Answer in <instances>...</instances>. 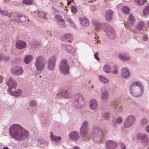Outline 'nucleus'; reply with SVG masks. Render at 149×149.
I'll return each instance as SVG.
<instances>
[{
    "instance_id": "nucleus-1",
    "label": "nucleus",
    "mask_w": 149,
    "mask_h": 149,
    "mask_svg": "<svg viewBox=\"0 0 149 149\" xmlns=\"http://www.w3.org/2000/svg\"><path fill=\"white\" fill-rule=\"evenodd\" d=\"M10 133L11 135L15 139L20 140L25 139L28 136L26 131L19 125L14 124L10 127Z\"/></svg>"
},
{
    "instance_id": "nucleus-2",
    "label": "nucleus",
    "mask_w": 149,
    "mask_h": 149,
    "mask_svg": "<svg viewBox=\"0 0 149 149\" xmlns=\"http://www.w3.org/2000/svg\"><path fill=\"white\" fill-rule=\"evenodd\" d=\"M7 84L9 87V91L11 94L15 96H18L21 95L22 92L20 89H18L15 92L12 91V89L16 86L17 84L16 82L11 78H9V80L7 81Z\"/></svg>"
},
{
    "instance_id": "nucleus-3",
    "label": "nucleus",
    "mask_w": 149,
    "mask_h": 149,
    "mask_svg": "<svg viewBox=\"0 0 149 149\" xmlns=\"http://www.w3.org/2000/svg\"><path fill=\"white\" fill-rule=\"evenodd\" d=\"M59 69L61 72L63 74L69 73V66L66 60L64 59L61 61Z\"/></svg>"
},
{
    "instance_id": "nucleus-4",
    "label": "nucleus",
    "mask_w": 149,
    "mask_h": 149,
    "mask_svg": "<svg viewBox=\"0 0 149 149\" xmlns=\"http://www.w3.org/2000/svg\"><path fill=\"white\" fill-rule=\"evenodd\" d=\"M45 64V63L42 60L41 57H39L37 58L36 63V66L38 70H42L44 68Z\"/></svg>"
},
{
    "instance_id": "nucleus-5",
    "label": "nucleus",
    "mask_w": 149,
    "mask_h": 149,
    "mask_svg": "<svg viewBox=\"0 0 149 149\" xmlns=\"http://www.w3.org/2000/svg\"><path fill=\"white\" fill-rule=\"evenodd\" d=\"M87 123L86 121L84 122L81 129V135L83 137H85L87 135Z\"/></svg>"
},
{
    "instance_id": "nucleus-6",
    "label": "nucleus",
    "mask_w": 149,
    "mask_h": 149,
    "mask_svg": "<svg viewBox=\"0 0 149 149\" xmlns=\"http://www.w3.org/2000/svg\"><path fill=\"white\" fill-rule=\"evenodd\" d=\"M56 57L54 56L50 57L48 59L47 64L49 69L50 70H53L55 67Z\"/></svg>"
},
{
    "instance_id": "nucleus-7",
    "label": "nucleus",
    "mask_w": 149,
    "mask_h": 149,
    "mask_svg": "<svg viewBox=\"0 0 149 149\" xmlns=\"http://www.w3.org/2000/svg\"><path fill=\"white\" fill-rule=\"evenodd\" d=\"M135 118L133 116H128L126 119L124 123V126L127 128L131 126L134 122Z\"/></svg>"
},
{
    "instance_id": "nucleus-8",
    "label": "nucleus",
    "mask_w": 149,
    "mask_h": 149,
    "mask_svg": "<svg viewBox=\"0 0 149 149\" xmlns=\"http://www.w3.org/2000/svg\"><path fill=\"white\" fill-rule=\"evenodd\" d=\"M11 71L13 74L18 75L22 74L23 72V70L20 67H15L13 68Z\"/></svg>"
},
{
    "instance_id": "nucleus-9",
    "label": "nucleus",
    "mask_w": 149,
    "mask_h": 149,
    "mask_svg": "<svg viewBox=\"0 0 149 149\" xmlns=\"http://www.w3.org/2000/svg\"><path fill=\"white\" fill-rule=\"evenodd\" d=\"M106 145L107 148L109 149H113L116 148L117 146V144L114 142L108 140L106 142Z\"/></svg>"
},
{
    "instance_id": "nucleus-10",
    "label": "nucleus",
    "mask_w": 149,
    "mask_h": 149,
    "mask_svg": "<svg viewBox=\"0 0 149 149\" xmlns=\"http://www.w3.org/2000/svg\"><path fill=\"white\" fill-rule=\"evenodd\" d=\"M113 13L110 10H107L105 13V16L106 20L107 21H110L111 19V16Z\"/></svg>"
},
{
    "instance_id": "nucleus-11",
    "label": "nucleus",
    "mask_w": 149,
    "mask_h": 149,
    "mask_svg": "<svg viewBox=\"0 0 149 149\" xmlns=\"http://www.w3.org/2000/svg\"><path fill=\"white\" fill-rule=\"evenodd\" d=\"M69 137L73 140H76L79 138V134L76 131L73 132L70 134Z\"/></svg>"
},
{
    "instance_id": "nucleus-12",
    "label": "nucleus",
    "mask_w": 149,
    "mask_h": 149,
    "mask_svg": "<svg viewBox=\"0 0 149 149\" xmlns=\"http://www.w3.org/2000/svg\"><path fill=\"white\" fill-rule=\"evenodd\" d=\"M137 137L138 139L141 140L145 142H147L148 139L147 137L144 134L141 133H138L137 135Z\"/></svg>"
},
{
    "instance_id": "nucleus-13",
    "label": "nucleus",
    "mask_w": 149,
    "mask_h": 149,
    "mask_svg": "<svg viewBox=\"0 0 149 149\" xmlns=\"http://www.w3.org/2000/svg\"><path fill=\"white\" fill-rule=\"evenodd\" d=\"M26 46L25 42L20 41L17 42L16 44V47L18 49L24 48L26 47Z\"/></svg>"
},
{
    "instance_id": "nucleus-14",
    "label": "nucleus",
    "mask_w": 149,
    "mask_h": 149,
    "mask_svg": "<svg viewBox=\"0 0 149 149\" xmlns=\"http://www.w3.org/2000/svg\"><path fill=\"white\" fill-rule=\"evenodd\" d=\"M90 107L91 109H95L97 107V103L95 100H92L90 102Z\"/></svg>"
},
{
    "instance_id": "nucleus-15",
    "label": "nucleus",
    "mask_w": 149,
    "mask_h": 149,
    "mask_svg": "<svg viewBox=\"0 0 149 149\" xmlns=\"http://www.w3.org/2000/svg\"><path fill=\"white\" fill-rule=\"evenodd\" d=\"M130 73L126 68H124L122 70V75L123 77L127 78L129 77Z\"/></svg>"
},
{
    "instance_id": "nucleus-16",
    "label": "nucleus",
    "mask_w": 149,
    "mask_h": 149,
    "mask_svg": "<svg viewBox=\"0 0 149 149\" xmlns=\"http://www.w3.org/2000/svg\"><path fill=\"white\" fill-rule=\"evenodd\" d=\"M134 16L132 14H130L128 18V23L130 25H133L135 22Z\"/></svg>"
},
{
    "instance_id": "nucleus-17",
    "label": "nucleus",
    "mask_w": 149,
    "mask_h": 149,
    "mask_svg": "<svg viewBox=\"0 0 149 149\" xmlns=\"http://www.w3.org/2000/svg\"><path fill=\"white\" fill-rule=\"evenodd\" d=\"M92 23L93 25L95 26V28L96 29H99L101 28V25L99 23L98 21L95 19H93V20Z\"/></svg>"
},
{
    "instance_id": "nucleus-18",
    "label": "nucleus",
    "mask_w": 149,
    "mask_h": 149,
    "mask_svg": "<svg viewBox=\"0 0 149 149\" xmlns=\"http://www.w3.org/2000/svg\"><path fill=\"white\" fill-rule=\"evenodd\" d=\"M105 31L107 33V34L110 35L111 34L114 36L115 35V33L113 29L110 26H107V29H106Z\"/></svg>"
},
{
    "instance_id": "nucleus-19",
    "label": "nucleus",
    "mask_w": 149,
    "mask_h": 149,
    "mask_svg": "<svg viewBox=\"0 0 149 149\" xmlns=\"http://www.w3.org/2000/svg\"><path fill=\"white\" fill-rule=\"evenodd\" d=\"M119 58L123 61H127L129 60L130 58L126 54H120L119 55Z\"/></svg>"
},
{
    "instance_id": "nucleus-20",
    "label": "nucleus",
    "mask_w": 149,
    "mask_h": 149,
    "mask_svg": "<svg viewBox=\"0 0 149 149\" xmlns=\"http://www.w3.org/2000/svg\"><path fill=\"white\" fill-rule=\"evenodd\" d=\"M15 20L17 22H23L26 20V18L24 16H17L15 17Z\"/></svg>"
},
{
    "instance_id": "nucleus-21",
    "label": "nucleus",
    "mask_w": 149,
    "mask_h": 149,
    "mask_svg": "<svg viewBox=\"0 0 149 149\" xmlns=\"http://www.w3.org/2000/svg\"><path fill=\"white\" fill-rule=\"evenodd\" d=\"M50 137L51 140L53 141H54L56 142H57L58 141L60 140L61 139V138L60 136H54L53 135L52 132H51V135Z\"/></svg>"
},
{
    "instance_id": "nucleus-22",
    "label": "nucleus",
    "mask_w": 149,
    "mask_h": 149,
    "mask_svg": "<svg viewBox=\"0 0 149 149\" xmlns=\"http://www.w3.org/2000/svg\"><path fill=\"white\" fill-rule=\"evenodd\" d=\"M80 20L81 24L83 26H86L89 24V22L88 20L86 18H84V19H81L80 18Z\"/></svg>"
},
{
    "instance_id": "nucleus-23",
    "label": "nucleus",
    "mask_w": 149,
    "mask_h": 149,
    "mask_svg": "<svg viewBox=\"0 0 149 149\" xmlns=\"http://www.w3.org/2000/svg\"><path fill=\"white\" fill-rule=\"evenodd\" d=\"M32 59V57L30 55L26 56L24 59V62L26 64L29 63Z\"/></svg>"
},
{
    "instance_id": "nucleus-24",
    "label": "nucleus",
    "mask_w": 149,
    "mask_h": 149,
    "mask_svg": "<svg viewBox=\"0 0 149 149\" xmlns=\"http://www.w3.org/2000/svg\"><path fill=\"white\" fill-rule=\"evenodd\" d=\"M74 99L76 101H79L82 99V97L80 94H77L74 96Z\"/></svg>"
},
{
    "instance_id": "nucleus-25",
    "label": "nucleus",
    "mask_w": 149,
    "mask_h": 149,
    "mask_svg": "<svg viewBox=\"0 0 149 149\" xmlns=\"http://www.w3.org/2000/svg\"><path fill=\"white\" fill-rule=\"evenodd\" d=\"M123 12L125 14H128L130 12V9L127 6H124L122 9Z\"/></svg>"
},
{
    "instance_id": "nucleus-26",
    "label": "nucleus",
    "mask_w": 149,
    "mask_h": 149,
    "mask_svg": "<svg viewBox=\"0 0 149 149\" xmlns=\"http://www.w3.org/2000/svg\"><path fill=\"white\" fill-rule=\"evenodd\" d=\"M99 79L100 81L102 83H105L108 82V80L104 76H100Z\"/></svg>"
},
{
    "instance_id": "nucleus-27",
    "label": "nucleus",
    "mask_w": 149,
    "mask_h": 149,
    "mask_svg": "<svg viewBox=\"0 0 149 149\" xmlns=\"http://www.w3.org/2000/svg\"><path fill=\"white\" fill-rule=\"evenodd\" d=\"M143 13L145 16L149 13V6H147L145 7L143 10Z\"/></svg>"
},
{
    "instance_id": "nucleus-28",
    "label": "nucleus",
    "mask_w": 149,
    "mask_h": 149,
    "mask_svg": "<svg viewBox=\"0 0 149 149\" xmlns=\"http://www.w3.org/2000/svg\"><path fill=\"white\" fill-rule=\"evenodd\" d=\"M110 67L107 65H105L103 68V70L106 72H109L110 70Z\"/></svg>"
},
{
    "instance_id": "nucleus-29",
    "label": "nucleus",
    "mask_w": 149,
    "mask_h": 149,
    "mask_svg": "<svg viewBox=\"0 0 149 149\" xmlns=\"http://www.w3.org/2000/svg\"><path fill=\"white\" fill-rule=\"evenodd\" d=\"M38 15L39 17H42L44 19H45V17L46 16V14L43 12H40L38 13Z\"/></svg>"
},
{
    "instance_id": "nucleus-30",
    "label": "nucleus",
    "mask_w": 149,
    "mask_h": 149,
    "mask_svg": "<svg viewBox=\"0 0 149 149\" xmlns=\"http://www.w3.org/2000/svg\"><path fill=\"white\" fill-rule=\"evenodd\" d=\"M23 3L27 5L31 4L33 3L32 0H23Z\"/></svg>"
},
{
    "instance_id": "nucleus-31",
    "label": "nucleus",
    "mask_w": 149,
    "mask_h": 149,
    "mask_svg": "<svg viewBox=\"0 0 149 149\" xmlns=\"http://www.w3.org/2000/svg\"><path fill=\"white\" fill-rule=\"evenodd\" d=\"M55 17L56 19L58 20L61 22V23L62 24L64 23V20L62 19L61 17L60 16L58 15H56Z\"/></svg>"
},
{
    "instance_id": "nucleus-32",
    "label": "nucleus",
    "mask_w": 149,
    "mask_h": 149,
    "mask_svg": "<svg viewBox=\"0 0 149 149\" xmlns=\"http://www.w3.org/2000/svg\"><path fill=\"white\" fill-rule=\"evenodd\" d=\"M9 58L7 56H5L2 58V56H0V61H3L4 62H7L9 61Z\"/></svg>"
},
{
    "instance_id": "nucleus-33",
    "label": "nucleus",
    "mask_w": 149,
    "mask_h": 149,
    "mask_svg": "<svg viewBox=\"0 0 149 149\" xmlns=\"http://www.w3.org/2000/svg\"><path fill=\"white\" fill-rule=\"evenodd\" d=\"M136 3L139 5H142L146 2L145 0H135Z\"/></svg>"
},
{
    "instance_id": "nucleus-34",
    "label": "nucleus",
    "mask_w": 149,
    "mask_h": 149,
    "mask_svg": "<svg viewBox=\"0 0 149 149\" xmlns=\"http://www.w3.org/2000/svg\"><path fill=\"white\" fill-rule=\"evenodd\" d=\"M144 26V24L143 22L141 21L140 22L138 25L137 26V28L138 29H141Z\"/></svg>"
},
{
    "instance_id": "nucleus-35",
    "label": "nucleus",
    "mask_w": 149,
    "mask_h": 149,
    "mask_svg": "<svg viewBox=\"0 0 149 149\" xmlns=\"http://www.w3.org/2000/svg\"><path fill=\"white\" fill-rule=\"evenodd\" d=\"M140 85V83L137 82H134L130 88V91H131L132 88L134 87L135 86H139Z\"/></svg>"
},
{
    "instance_id": "nucleus-36",
    "label": "nucleus",
    "mask_w": 149,
    "mask_h": 149,
    "mask_svg": "<svg viewBox=\"0 0 149 149\" xmlns=\"http://www.w3.org/2000/svg\"><path fill=\"white\" fill-rule=\"evenodd\" d=\"M60 94L63 96L64 97H65L66 98H70V97L69 96V94H68L67 92H65V93L63 94H61V93H60Z\"/></svg>"
},
{
    "instance_id": "nucleus-37",
    "label": "nucleus",
    "mask_w": 149,
    "mask_h": 149,
    "mask_svg": "<svg viewBox=\"0 0 149 149\" xmlns=\"http://www.w3.org/2000/svg\"><path fill=\"white\" fill-rule=\"evenodd\" d=\"M102 97L103 98H106L108 97V93L107 92H105L104 93H103L102 95Z\"/></svg>"
},
{
    "instance_id": "nucleus-38",
    "label": "nucleus",
    "mask_w": 149,
    "mask_h": 149,
    "mask_svg": "<svg viewBox=\"0 0 149 149\" xmlns=\"http://www.w3.org/2000/svg\"><path fill=\"white\" fill-rule=\"evenodd\" d=\"M71 9L72 12L74 13H75L77 10L76 8L74 6H71Z\"/></svg>"
},
{
    "instance_id": "nucleus-39",
    "label": "nucleus",
    "mask_w": 149,
    "mask_h": 149,
    "mask_svg": "<svg viewBox=\"0 0 149 149\" xmlns=\"http://www.w3.org/2000/svg\"><path fill=\"white\" fill-rule=\"evenodd\" d=\"M0 13L1 14V15H8V13L7 12L6 10H4V11H2V10H0Z\"/></svg>"
},
{
    "instance_id": "nucleus-40",
    "label": "nucleus",
    "mask_w": 149,
    "mask_h": 149,
    "mask_svg": "<svg viewBox=\"0 0 149 149\" xmlns=\"http://www.w3.org/2000/svg\"><path fill=\"white\" fill-rule=\"evenodd\" d=\"M72 47L71 46L68 45L66 47V50L68 52H71L72 51Z\"/></svg>"
},
{
    "instance_id": "nucleus-41",
    "label": "nucleus",
    "mask_w": 149,
    "mask_h": 149,
    "mask_svg": "<svg viewBox=\"0 0 149 149\" xmlns=\"http://www.w3.org/2000/svg\"><path fill=\"white\" fill-rule=\"evenodd\" d=\"M98 53L97 52L95 53L94 54V57L95 58L97 61L99 60V58L98 57Z\"/></svg>"
},
{
    "instance_id": "nucleus-42",
    "label": "nucleus",
    "mask_w": 149,
    "mask_h": 149,
    "mask_svg": "<svg viewBox=\"0 0 149 149\" xmlns=\"http://www.w3.org/2000/svg\"><path fill=\"white\" fill-rule=\"evenodd\" d=\"M122 118L120 117L118 118L116 120V122L118 123H120L122 122Z\"/></svg>"
},
{
    "instance_id": "nucleus-43",
    "label": "nucleus",
    "mask_w": 149,
    "mask_h": 149,
    "mask_svg": "<svg viewBox=\"0 0 149 149\" xmlns=\"http://www.w3.org/2000/svg\"><path fill=\"white\" fill-rule=\"evenodd\" d=\"M141 122L143 124H146L147 123V121L146 119L144 118L142 120Z\"/></svg>"
},
{
    "instance_id": "nucleus-44",
    "label": "nucleus",
    "mask_w": 149,
    "mask_h": 149,
    "mask_svg": "<svg viewBox=\"0 0 149 149\" xmlns=\"http://www.w3.org/2000/svg\"><path fill=\"white\" fill-rule=\"evenodd\" d=\"M120 145L121 148V149H125V146L122 143H120Z\"/></svg>"
},
{
    "instance_id": "nucleus-45",
    "label": "nucleus",
    "mask_w": 149,
    "mask_h": 149,
    "mask_svg": "<svg viewBox=\"0 0 149 149\" xmlns=\"http://www.w3.org/2000/svg\"><path fill=\"white\" fill-rule=\"evenodd\" d=\"M143 40L144 41H147L148 39V38L146 36H144L143 38Z\"/></svg>"
},
{
    "instance_id": "nucleus-46",
    "label": "nucleus",
    "mask_w": 149,
    "mask_h": 149,
    "mask_svg": "<svg viewBox=\"0 0 149 149\" xmlns=\"http://www.w3.org/2000/svg\"><path fill=\"white\" fill-rule=\"evenodd\" d=\"M68 23H71L72 24L73 23V22L72 21L71 19H69L68 20Z\"/></svg>"
},
{
    "instance_id": "nucleus-47",
    "label": "nucleus",
    "mask_w": 149,
    "mask_h": 149,
    "mask_svg": "<svg viewBox=\"0 0 149 149\" xmlns=\"http://www.w3.org/2000/svg\"><path fill=\"white\" fill-rule=\"evenodd\" d=\"M118 71L116 69H115L113 70V73L114 74H116L117 73Z\"/></svg>"
},
{
    "instance_id": "nucleus-48",
    "label": "nucleus",
    "mask_w": 149,
    "mask_h": 149,
    "mask_svg": "<svg viewBox=\"0 0 149 149\" xmlns=\"http://www.w3.org/2000/svg\"><path fill=\"white\" fill-rule=\"evenodd\" d=\"M68 36V35H65V36H63L62 37V38L63 39V38H68V36Z\"/></svg>"
},
{
    "instance_id": "nucleus-49",
    "label": "nucleus",
    "mask_w": 149,
    "mask_h": 149,
    "mask_svg": "<svg viewBox=\"0 0 149 149\" xmlns=\"http://www.w3.org/2000/svg\"><path fill=\"white\" fill-rule=\"evenodd\" d=\"M67 1L68 4L70 3L71 2H72V0H67Z\"/></svg>"
},
{
    "instance_id": "nucleus-50",
    "label": "nucleus",
    "mask_w": 149,
    "mask_h": 149,
    "mask_svg": "<svg viewBox=\"0 0 149 149\" xmlns=\"http://www.w3.org/2000/svg\"><path fill=\"white\" fill-rule=\"evenodd\" d=\"M146 130L149 133V125L146 128Z\"/></svg>"
},
{
    "instance_id": "nucleus-51",
    "label": "nucleus",
    "mask_w": 149,
    "mask_h": 149,
    "mask_svg": "<svg viewBox=\"0 0 149 149\" xmlns=\"http://www.w3.org/2000/svg\"><path fill=\"white\" fill-rule=\"evenodd\" d=\"M3 78L0 75V83H1L3 80Z\"/></svg>"
},
{
    "instance_id": "nucleus-52",
    "label": "nucleus",
    "mask_w": 149,
    "mask_h": 149,
    "mask_svg": "<svg viewBox=\"0 0 149 149\" xmlns=\"http://www.w3.org/2000/svg\"><path fill=\"white\" fill-rule=\"evenodd\" d=\"M109 116V114L107 113H106L105 114H104V117H107L108 116Z\"/></svg>"
},
{
    "instance_id": "nucleus-53",
    "label": "nucleus",
    "mask_w": 149,
    "mask_h": 149,
    "mask_svg": "<svg viewBox=\"0 0 149 149\" xmlns=\"http://www.w3.org/2000/svg\"><path fill=\"white\" fill-rule=\"evenodd\" d=\"M73 149H79V148L77 146L74 147Z\"/></svg>"
},
{
    "instance_id": "nucleus-54",
    "label": "nucleus",
    "mask_w": 149,
    "mask_h": 149,
    "mask_svg": "<svg viewBox=\"0 0 149 149\" xmlns=\"http://www.w3.org/2000/svg\"><path fill=\"white\" fill-rule=\"evenodd\" d=\"M3 149H9L7 147H4L3 148Z\"/></svg>"
},
{
    "instance_id": "nucleus-55",
    "label": "nucleus",
    "mask_w": 149,
    "mask_h": 149,
    "mask_svg": "<svg viewBox=\"0 0 149 149\" xmlns=\"http://www.w3.org/2000/svg\"><path fill=\"white\" fill-rule=\"evenodd\" d=\"M147 24L148 25H149V21L148 22Z\"/></svg>"
},
{
    "instance_id": "nucleus-56",
    "label": "nucleus",
    "mask_w": 149,
    "mask_h": 149,
    "mask_svg": "<svg viewBox=\"0 0 149 149\" xmlns=\"http://www.w3.org/2000/svg\"><path fill=\"white\" fill-rule=\"evenodd\" d=\"M86 139H85H85H84L85 140H87V137H86Z\"/></svg>"
}]
</instances>
